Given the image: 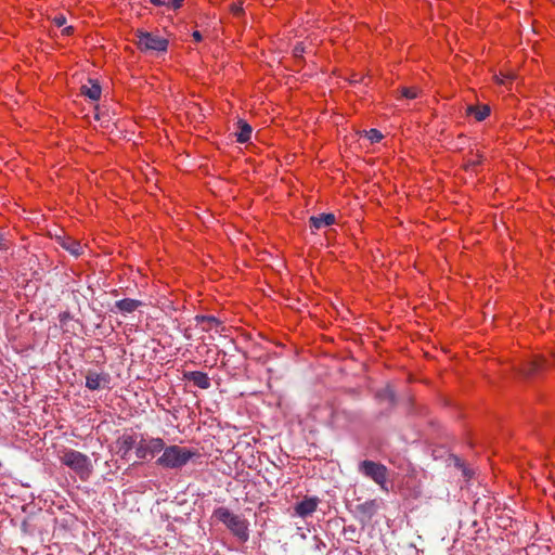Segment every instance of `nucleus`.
Wrapping results in <instances>:
<instances>
[{"label":"nucleus","instance_id":"nucleus-1","mask_svg":"<svg viewBox=\"0 0 555 555\" xmlns=\"http://www.w3.org/2000/svg\"><path fill=\"white\" fill-rule=\"evenodd\" d=\"M163 454L157 459V465L167 469H177L185 466L194 457H198L199 453L195 449L181 447L178 444L164 446Z\"/></svg>","mask_w":555,"mask_h":555},{"label":"nucleus","instance_id":"nucleus-2","mask_svg":"<svg viewBox=\"0 0 555 555\" xmlns=\"http://www.w3.org/2000/svg\"><path fill=\"white\" fill-rule=\"evenodd\" d=\"M60 462L75 472L81 480H87L93 470L91 460L88 455L69 448L59 450Z\"/></svg>","mask_w":555,"mask_h":555},{"label":"nucleus","instance_id":"nucleus-3","mask_svg":"<svg viewBox=\"0 0 555 555\" xmlns=\"http://www.w3.org/2000/svg\"><path fill=\"white\" fill-rule=\"evenodd\" d=\"M214 516L221 521L240 541L246 542L249 538V522L247 519L235 515L227 507H218Z\"/></svg>","mask_w":555,"mask_h":555},{"label":"nucleus","instance_id":"nucleus-4","mask_svg":"<svg viewBox=\"0 0 555 555\" xmlns=\"http://www.w3.org/2000/svg\"><path fill=\"white\" fill-rule=\"evenodd\" d=\"M137 46L144 52H166L168 49V40L158 34L145 30H137Z\"/></svg>","mask_w":555,"mask_h":555},{"label":"nucleus","instance_id":"nucleus-5","mask_svg":"<svg viewBox=\"0 0 555 555\" xmlns=\"http://www.w3.org/2000/svg\"><path fill=\"white\" fill-rule=\"evenodd\" d=\"M139 436L140 438L135 449V456L139 460L153 459L155 454L164 449L165 441L162 438L147 437L143 434Z\"/></svg>","mask_w":555,"mask_h":555},{"label":"nucleus","instance_id":"nucleus-6","mask_svg":"<svg viewBox=\"0 0 555 555\" xmlns=\"http://www.w3.org/2000/svg\"><path fill=\"white\" fill-rule=\"evenodd\" d=\"M360 472L374 480L382 488H385L387 482V468L383 464L366 460L360 464Z\"/></svg>","mask_w":555,"mask_h":555},{"label":"nucleus","instance_id":"nucleus-7","mask_svg":"<svg viewBox=\"0 0 555 555\" xmlns=\"http://www.w3.org/2000/svg\"><path fill=\"white\" fill-rule=\"evenodd\" d=\"M140 434L133 431L124 433L116 440L117 452L120 454L122 459L127 457L132 449H137V443L139 442Z\"/></svg>","mask_w":555,"mask_h":555},{"label":"nucleus","instance_id":"nucleus-8","mask_svg":"<svg viewBox=\"0 0 555 555\" xmlns=\"http://www.w3.org/2000/svg\"><path fill=\"white\" fill-rule=\"evenodd\" d=\"M111 376L107 373L89 372L86 376V387L89 390H99L108 387Z\"/></svg>","mask_w":555,"mask_h":555},{"label":"nucleus","instance_id":"nucleus-9","mask_svg":"<svg viewBox=\"0 0 555 555\" xmlns=\"http://www.w3.org/2000/svg\"><path fill=\"white\" fill-rule=\"evenodd\" d=\"M319 505V499L314 496H306L302 501L297 503L294 507L295 514L301 518L312 515Z\"/></svg>","mask_w":555,"mask_h":555},{"label":"nucleus","instance_id":"nucleus-10","mask_svg":"<svg viewBox=\"0 0 555 555\" xmlns=\"http://www.w3.org/2000/svg\"><path fill=\"white\" fill-rule=\"evenodd\" d=\"M309 222L312 229L320 230L321 228L334 224L336 217L334 214H321L310 217Z\"/></svg>","mask_w":555,"mask_h":555},{"label":"nucleus","instance_id":"nucleus-11","mask_svg":"<svg viewBox=\"0 0 555 555\" xmlns=\"http://www.w3.org/2000/svg\"><path fill=\"white\" fill-rule=\"evenodd\" d=\"M81 93L92 101H98L101 98V86L96 80L89 79L86 85L81 86Z\"/></svg>","mask_w":555,"mask_h":555},{"label":"nucleus","instance_id":"nucleus-12","mask_svg":"<svg viewBox=\"0 0 555 555\" xmlns=\"http://www.w3.org/2000/svg\"><path fill=\"white\" fill-rule=\"evenodd\" d=\"M253 128L245 120L240 119L237 121V131L235 133L236 141L240 143H246L251 138Z\"/></svg>","mask_w":555,"mask_h":555},{"label":"nucleus","instance_id":"nucleus-13","mask_svg":"<svg viewBox=\"0 0 555 555\" xmlns=\"http://www.w3.org/2000/svg\"><path fill=\"white\" fill-rule=\"evenodd\" d=\"M186 377L201 389H207L210 387V379L206 373L194 371L189 373Z\"/></svg>","mask_w":555,"mask_h":555},{"label":"nucleus","instance_id":"nucleus-14","mask_svg":"<svg viewBox=\"0 0 555 555\" xmlns=\"http://www.w3.org/2000/svg\"><path fill=\"white\" fill-rule=\"evenodd\" d=\"M197 325H201L204 331H212L218 332L220 326V322L215 317L208 315H196L195 318Z\"/></svg>","mask_w":555,"mask_h":555},{"label":"nucleus","instance_id":"nucleus-15","mask_svg":"<svg viewBox=\"0 0 555 555\" xmlns=\"http://www.w3.org/2000/svg\"><path fill=\"white\" fill-rule=\"evenodd\" d=\"M467 115L473 116L477 121H482L490 115V107L488 105H470L467 107Z\"/></svg>","mask_w":555,"mask_h":555},{"label":"nucleus","instance_id":"nucleus-16","mask_svg":"<svg viewBox=\"0 0 555 555\" xmlns=\"http://www.w3.org/2000/svg\"><path fill=\"white\" fill-rule=\"evenodd\" d=\"M140 306L141 301L131 298H125L115 302V307L122 313H131Z\"/></svg>","mask_w":555,"mask_h":555},{"label":"nucleus","instance_id":"nucleus-17","mask_svg":"<svg viewBox=\"0 0 555 555\" xmlns=\"http://www.w3.org/2000/svg\"><path fill=\"white\" fill-rule=\"evenodd\" d=\"M61 245L63 248H65L74 256H79L80 254H82V245L80 244V242L72 237H64L61 242Z\"/></svg>","mask_w":555,"mask_h":555},{"label":"nucleus","instance_id":"nucleus-18","mask_svg":"<svg viewBox=\"0 0 555 555\" xmlns=\"http://www.w3.org/2000/svg\"><path fill=\"white\" fill-rule=\"evenodd\" d=\"M515 76L512 73L495 75L494 79L499 85L507 86L509 82L514 80Z\"/></svg>","mask_w":555,"mask_h":555},{"label":"nucleus","instance_id":"nucleus-19","mask_svg":"<svg viewBox=\"0 0 555 555\" xmlns=\"http://www.w3.org/2000/svg\"><path fill=\"white\" fill-rule=\"evenodd\" d=\"M365 137L372 142L377 143L383 139V134L377 129H370L367 131H364Z\"/></svg>","mask_w":555,"mask_h":555},{"label":"nucleus","instance_id":"nucleus-20","mask_svg":"<svg viewBox=\"0 0 555 555\" xmlns=\"http://www.w3.org/2000/svg\"><path fill=\"white\" fill-rule=\"evenodd\" d=\"M243 1L242 0H237V1H234L230 4V12L234 15V16H240L243 14Z\"/></svg>","mask_w":555,"mask_h":555},{"label":"nucleus","instance_id":"nucleus-21","mask_svg":"<svg viewBox=\"0 0 555 555\" xmlns=\"http://www.w3.org/2000/svg\"><path fill=\"white\" fill-rule=\"evenodd\" d=\"M545 364V360L543 357H538L533 363H532V367L529 369L526 373L527 374H533L535 372H538L539 370H541Z\"/></svg>","mask_w":555,"mask_h":555},{"label":"nucleus","instance_id":"nucleus-22","mask_svg":"<svg viewBox=\"0 0 555 555\" xmlns=\"http://www.w3.org/2000/svg\"><path fill=\"white\" fill-rule=\"evenodd\" d=\"M418 90L414 87H404L401 89V95L406 99H415L417 98Z\"/></svg>","mask_w":555,"mask_h":555},{"label":"nucleus","instance_id":"nucleus-23","mask_svg":"<svg viewBox=\"0 0 555 555\" xmlns=\"http://www.w3.org/2000/svg\"><path fill=\"white\" fill-rule=\"evenodd\" d=\"M52 22L56 27H63L66 24V17L63 14H59L53 17Z\"/></svg>","mask_w":555,"mask_h":555},{"label":"nucleus","instance_id":"nucleus-24","mask_svg":"<svg viewBox=\"0 0 555 555\" xmlns=\"http://www.w3.org/2000/svg\"><path fill=\"white\" fill-rule=\"evenodd\" d=\"M184 0H170L167 2V7L172 10H178L182 7Z\"/></svg>","mask_w":555,"mask_h":555},{"label":"nucleus","instance_id":"nucleus-25","mask_svg":"<svg viewBox=\"0 0 555 555\" xmlns=\"http://www.w3.org/2000/svg\"><path fill=\"white\" fill-rule=\"evenodd\" d=\"M304 52H305V49H304V47H301L300 44H298V46H296V47L294 48V55H295L296 57L301 56Z\"/></svg>","mask_w":555,"mask_h":555},{"label":"nucleus","instance_id":"nucleus-26","mask_svg":"<svg viewBox=\"0 0 555 555\" xmlns=\"http://www.w3.org/2000/svg\"><path fill=\"white\" fill-rule=\"evenodd\" d=\"M192 37H193L195 42H201L202 39H203V36H202V34L198 30H194L192 33Z\"/></svg>","mask_w":555,"mask_h":555},{"label":"nucleus","instance_id":"nucleus-27","mask_svg":"<svg viewBox=\"0 0 555 555\" xmlns=\"http://www.w3.org/2000/svg\"><path fill=\"white\" fill-rule=\"evenodd\" d=\"M74 33L73 26H67L62 29V35L64 36H70Z\"/></svg>","mask_w":555,"mask_h":555},{"label":"nucleus","instance_id":"nucleus-28","mask_svg":"<svg viewBox=\"0 0 555 555\" xmlns=\"http://www.w3.org/2000/svg\"><path fill=\"white\" fill-rule=\"evenodd\" d=\"M7 248H8L7 240L2 235H0V250L7 249Z\"/></svg>","mask_w":555,"mask_h":555},{"label":"nucleus","instance_id":"nucleus-29","mask_svg":"<svg viewBox=\"0 0 555 555\" xmlns=\"http://www.w3.org/2000/svg\"><path fill=\"white\" fill-rule=\"evenodd\" d=\"M150 2L154 5H166L167 7V2L163 1V0H150Z\"/></svg>","mask_w":555,"mask_h":555}]
</instances>
